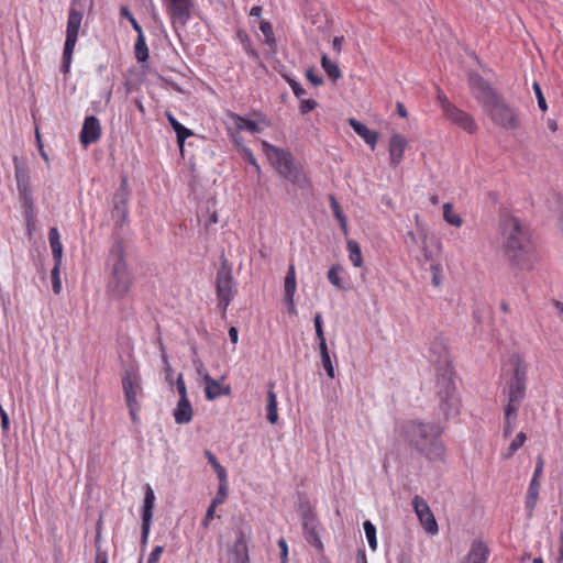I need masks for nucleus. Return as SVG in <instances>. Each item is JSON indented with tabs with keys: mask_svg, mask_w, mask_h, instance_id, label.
Returning <instances> with one entry per match:
<instances>
[{
	"mask_svg": "<svg viewBox=\"0 0 563 563\" xmlns=\"http://www.w3.org/2000/svg\"><path fill=\"white\" fill-rule=\"evenodd\" d=\"M430 362L437 371L435 394L439 406L445 418L459 413L460 400L456 395V387L453 379L454 372L443 338H435L430 344Z\"/></svg>",
	"mask_w": 563,
	"mask_h": 563,
	"instance_id": "f257e3e1",
	"label": "nucleus"
},
{
	"mask_svg": "<svg viewBox=\"0 0 563 563\" xmlns=\"http://www.w3.org/2000/svg\"><path fill=\"white\" fill-rule=\"evenodd\" d=\"M500 227L508 258L520 269H531L536 256L530 228L514 216L505 217Z\"/></svg>",
	"mask_w": 563,
	"mask_h": 563,
	"instance_id": "f03ea898",
	"label": "nucleus"
},
{
	"mask_svg": "<svg viewBox=\"0 0 563 563\" xmlns=\"http://www.w3.org/2000/svg\"><path fill=\"white\" fill-rule=\"evenodd\" d=\"M397 432L400 440L428 460H442L444 448L440 440L441 429L437 423L408 420L398 426Z\"/></svg>",
	"mask_w": 563,
	"mask_h": 563,
	"instance_id": "7ed1b4c3",
	"label": "nucleus"
},
{
	"mask_svg": "<svg viewBox=\"0 0 563 563\" xmlns=\"http://www.w3.org/2000/svg\"><path fill=\"white\" fill-rule=\"evenodd\" d=\"M106 271L107 295L115 300L124 298L134 284V274L128 264L126 249L121 239H117L109 249Z\"/></svg>",
	"mask_w": 563,
	"mask_h": 563,
	"instance_id": "20e7f679",
	"label": "nucleus"
},
{
	"mask_svg": "<svg viewBox=\"0 0 563 563\" xmlns=\"http://www.w3.org/2000/svg\"><path fill=\"white\" fill-rule=\"evenodd\" d=\"M262 150L271 164L278 173L290 183L305 187L306 176L295 166L292 156L289 152L262 141Z\"/></svg>",
	"mask_w": 563,
	"mask_h": 563,
	"instance_id": "39448f33",
	"label": "nucleus"
},
{
	"mask_svg": "<svg viewBox=\"0 0 563 563\" xmlns=\"http://www.w3.org/2000/svg\"><path fill=\"white\" fill-rule=\"evenodd\" d=\"M216 291L218 307L221 309L222 317H225L227 309L233 299L236 289L232 275V266L224 256L221 257L220 267L216 275Z\"/></svg>",
	"mask_w": 563,
	"mask_h": 563,
	"instance_id": "423d86ee",
	"label": "nucleus"
},
{
	"mask_svg": "<svg viewBox=\"0 0 563 563\" xmlns=\"http://www.w3.org/2000/svg\"><path fill=\"white\" fill-rule=\"evenodd\" d=\"M527 366L517 357L514 374L508 382V399L504 409H507V416L518 412L527 390Z\"/></svg>",
	"mask_w": 563,
	"mask_h": 563,
	"instance_id": "0eeeda50",
	"label": "nucleus"
},
{
	"mask_svg": "<svg viewBox=\"0 0 563 563\" xmlns=\"http://www.w3.org/2000/svg\"><path fill=\"white\" fill-rule=\"evenodd\" d=\"M485 113L494 124L505 130H517L521 126L517 109L511 107L503 96Z\"/></svg>",
	"mask_w": 563,
	"mask_h": 563,
	"instance_id": "6e6552de",
	"label": "nucleus"
},
{
	"mask_svg": "<svg viewBox=\"0 0 563 563\" xmlns=\"http://www.w3.org/2000/svg\"><path fill=\"white\" fill-rule=\"evenodd\" d=\"M82 20V13L74 8L69 10L68 13V20H67V27H66V40L64 44V51H63V63L60 70L64 74H67L69 71L73 52L78 38V33L80 29Z\"/></svg>",
	"mask_w": 563,
	"mask_h": 563,
	"instance_id": "1a4fd4ad",
	"label": "nucleus"
},
{
	"mask_svg": "<svg viewBox=\"0 0 563 563\" xmlns=\"http://www.w3.org/2000/svg\"><path fill=\"white\" fill-rule=\"evenodd\" d=\"M468 85L475 100L486 112L500 97L492 85L475 71L468 73Z\"/></svg>",
	"mask_w": 563,
	"mask_h": 563,
	"instance_id": "9d476101",
	"label": "nucleus"
},
{
	"mask_svg": "<svg viewBox=\"0 0 563 563\" xmlns=\"http://www.w3.org/2000/svg\"><path fill=\"white\" fill-rule=\"evenodd\" d=\"M169 18L173 30L178 33L184 29L192 16L195 9L194 0H162Z\"/></svg>",
	"mask_w": 563,
	"mask_h": 563,
	"instance_id": "9b49d317",
	"label": "nucleus"
},
{
	"mask_svg": "<svg viewBox=\"0 0 563 563\" xmlns=\"http://www.w3.org/2000/svg\"><path fill=\"white\" fill-rule=\"evenodd\" d=\"M302 530L306 541L313 547L317 551H323V543L320 538L322 530L317 515L312 511L309 505L302 506L301 510Z\"/></svg>",
	"mask_w": 563,
	"mask_h": 563,
	"instance_id": "f8f14e48",
	"label": "nucleus"
},
{
	"mask_svg": "<svg viewBox=\"0 0 563 563\" xmlns=\"http://www.w3.org/2000/svg\"><path fill=\"white\" fill-rule=\"evenodd\" d=\"M411 504L424 531L430 536H435L439 531V527L434 515L432 514L426 500L422 497L416 495L412 498Z\"/></svg>",
	"mask_w": 563,
	"mask_h": 563,
	"instance_id": "ddd939ff",
	"label": "nucleus"
},
{
	"mask_svg": "<svg viewBox=\"0 0 563 563\" xmlns=\"http://www.w3.org/2000/svg\"><path fill=\"white\" fill-rule=\"evenodd\" d=\"M122 388L126 404L139 402V397L142 395L140 375L132 369H126L122 377Z\"/></svg>",
	"mask_w": 563,
	"mask_h": 563,
	"instance_id": "4468645a",
	"label": "nucleus"
},
{
	"mask_svg": "<svg viewBox=\"0 0 563 563\" xmlns=\"http://www.w3.org/2000/svg\"><path fill=\"white\" fill-rule=\"evenodd\" d=\"M101 137V124L97 117L88 115L85 118L79 140L82 146L97 143Z\"/></svg>",
	"mask_w": 563,
	"mask_h": 563,
	"instance_id": "2eb2a0df",
	"label": "nucleus"
},
{
	"mask_svg": "<svg viewBox=\"0 0 563 563\" xmlns=\"http://www.w3.org/2000/svg\"><path fill=\"white\" fill-rule=\"evenodd\" d=\"M408 145V141L405 136L394 133L389 140V157H390V164L394 167H397L400 162L402 161V156L405 153V150Z\"/></svg>",
	"mask_w": 563,
	"mask_h": 563,
	"instance_id": "dca6fc26",
	"label": "nucleus"
},
{
	"mask_svg": "<svg viewBox=\"0 0 563 563\" xmlns=\"http://www.w3.org/2000/svg\"><path fill=\"white\" fill-rule=\"evenodd\" d=\"M444 115L448 120L457 124L460 128L467 131L468 133H474L477 129V125L473 118L463 110L457 109L455 106Z\"/></svg>",
	"mask_w": 563,
	"mask_h": 563,
	"instance_id": "f3484780",
	"label": "nucleus"
},
{
	"mask_svg": "<svg viewBox=\"0 0 563 563\" xmlns=\"http://www.w3.org/2000/svg\"><path fill=\"white\" fill-rule=\"evenodd\" d=\"M203 382L206 384V398L208 400H214L221 396L231 394L230 385L223 386L218 380L213 379L208 373L203 375Z\"/></svg>",
	"mask_w": 563,
	"mask_h": 563,
	"instance_id": "a211bd4d",
	"label": "nucleus"
},
{
	"mask_svg": "<svg viewBox=\"0 0 563 563\" xmlns=\"http://www.w3.org/2000/svg\"><path fill=\"white\" fill-rule=\"evenodd\" d=\"M126 179L122 180L121 188L118 190L113 197L114 208L112 211V217L118 220H124L126 217V205H128V192L125 191Z\"/></svg>",
	"mask_w": 563,
	"mask_h": 563,
	"instance_id": "6ab92c4d",
	"label": "nucleus"
},
{
	"mask_svg": "<svg viewBox=\"0 0 563 563\" xmlns=\"http://www.w3.org/2000/svg\"><path fill=\"white\" fill-rule=\"evenodd\" d=\"M349 124L353 129V131L361 136L366 144L371 146L372 150L375 148L377 140H378V133L369 130L365 124L360 122L358 120L351 118L349 119Z\"/></svg>",
	"mask_w": 563,
	"mask_h": 563,
	"instance_id": "aec40b11",
	"label": "nucleus"
},
{
	"mask_svg": "<svg viewBox=\"0 0 563 563\" xmlns=\"http://www.w3.org/2000/svg\"><path fill=\"white\" fill-rule=\"evenodd\" d=\"M426 241H427V235L423 230H421L417 233L413 231H408L407 234L405 235V244H406L407 249L409 250V252H413L416 250V247L421 245L426 261H430L431 255L427 251Z\"/></svg>",
	"mask_w": 563,
	"mask_h": 563,
	"instance_id": "412c9836",
	"label": "nucleus"
},
{
	"mask_svg": "<svg viewBox=\"0 0 563 563\" xmlns=\"http://www.w3.org/2000/svg\"><path fill=\"white\" fill-rule=\"evenodd\" d=\"M192 407L189 399H179L174 410V419L178 424H187L192 419Z\"/></svg>",
	"mask_w": 563,
	"mask_h": 563,
	"instance_id": "4be33fe9",
	"label": "nucleus"
},
{
	"mask_svg": "<svg viewBox=\"0 0 563 563\" xmlns=\"http://www.w3.org/2000/svg\"><path fill=\"white\" fill-rule=\"evenodd\" d=\"M13 165H14V177L16 180V188H29L30 186V176L29 170L24 162L19 156H13Z\"/></svg>",
	"mask_w": 563,
	"mask_h": 563,
	"instance_id": "5701e85b",
	"label": "nucleus"
},
{
	"mask_svg": "<svg viewBox=\"0 0 563 563\" xmlns=\"http://www.w3.org/2000/svg\"><path fill=\"white\" fill-rule=\"evenodd\" d=\"M236 539L233 544V554L234 561L236 560H247L249 558V549L246 542V531L243 528H239L236 531Z\"/></svg>",
	"mask_w": 563,
	"mask_h": 563,
	"instance_id": "b1692460",
	"label": "nucleus"
},
{
	"mask_svg": "<svg viewBox=\"0 0 563 563\" xmlns=\"http://www.w3.org/2000/svg\"><path fill=\"white\" fill-rule=\"evenodd\" d=\"M20 202L24 209V216L30 223L34 219V200L31 187L18 189Z\"/></svg>",
	"mask_w": 563,
	"mask_h": 563,
	"instance_id": "393cba45",
	"label": "nucleus"
},
{
	"mask_svg": "<svg viewBox=\"0 0 563 563\" xmlns=\"http://www.w3.org/2000/svg\"><path fill=\"white\" fill-rule=\"evenodd\" d=\"M286 301L294 308V296L297 288L296 272L294 264L288 266L284 282Z\"/></svg>",
	"mask_w": 563,
	"mask_h": 563,
	"instance_id": "a878e982",
	"label": "nucleus"
},
{
	"mask_svg": "<svg viewBox=\"0 0 563 563\" xmlns=\"http://www.w3.org/2000/svg\"><path fill=\"white\" fill-rule=\"evenodd\" d=\"M48 241L55 264L62 265L63 245L57 228L53 227L48 231Z\"/></svg>",
	"mask_w": 563,
	"mask_h": 563,
	"instance_id": "bb28decb",
	"label": "nucleus"
},
{
	"mask_svg": "<svg viewBox=\"0 0 563 563\" xmlns=\"http://www.w3.org/2000/svg\"><path fill=\"white\" fill-rule=\"evenodd\" d=\"M155 507V494L152 487L147 484L145 486L144 501L142 508V521L152 522L153 510Z\"/></svg>",
	"mask_w": 563,
	"mask_h": 563,
	"instance_id": "cd10ccee",
	"label": "nucleus"
},
{
	"mask_svg": "<svg viewBox=\"0 0 563 563\" xmlns=\"http://www.w3.org/2000/svg\"><path fill=\"white\" fill-rule=\"evenodd\" d=\"M488 553L487 547L482 541H475L467 555V563H486Z\"/></svg>",
	"mask_w": 563,
	"mask_h": 563,
	"instance_id": "c85d7f7f",
	"label": "nucleus"
},
{
	"mask_svg": "<svg viewBox=\"0 0 563 563\" xmlns=\"http://www.w3.org/2000/svg\"><path fill=\"white\" fill-rule=\"evenodd\" d=\"M274 384L269 383L267 390V406H266V418L272 423L275 424L278 420L277 412V395L274 391Z\"/></svg>",
	"mask_w": 563,
	"mask_h": 563,
	"instance_id": "c756f323",
	"label": "nucleus"
},
{
	"mask_svg": "<svg viewBox=\"0 0 563 563\" xmlns=\"http://www.w3.org/2000/svg\"><path fill=\"white\" fill-rule=\"evenodd\" d=\"M167 119L176 133L179 147H183L186 139L194 135L192 131L179 123L177 119L170 113H167Z\"/></svg>",
	"mask_w": 563,
	"mask_h": 563,
	"instance_id": "7c9ffc66",
	"label": "nucleus"
},
{
	"mask_svg": "<svg viewBox=\"0 0 563 563\" xmlns=\"http://www.w3.org/2000/svg\"><path fill=\"white\" fill-rule=\"evenodd\" d=\"M539 490H540V479L531 478L529 487H528V492H527V497H526V508L529 511V516L532 515V511L537 505Z\"/></svg>",
	"mask_w": 563,
	"mask_h": 563,
	"instance_id": "2f4dec72",
	"label": "nucleus"
},
{
	"mask_svg": "<svg viewBox=\"0 0 563 563\" xmlns=\"http://www.w3.org/2000/svg\"><path fill=\"white\" fill-rule=\"evenodd\" d=\"M134 54L139 63H145L148 59L150 52L143 31L137 32V38L134 44Z\"/></svg>",
	"mask_w": 563,
	"mask_h": 563,
	"instance_id": "473e14b6",
	"label": "nucleus"
},
{
	"mask_svg": "<svg viewBox=\"0 0 563 563\" xmlns=\"http://www.w3.org/2000/svg\"><path fill=\"white\" fill-rule=\"evenodd\" d=\"M346 246L350 261L355 267H360L363 264V256L360 244L354 240H347Z\"/></svg>",
	"mask_w": 563,
	"mask_h": 563,
	"instance_id": "72a5a7b5",
	"label": "nucleus"
},
{
	"mask_svg": "<svg viewBox=\"0 0 563 563\" xmlns=\"http://www.w3.org/2000/svg\"><path fill=\"white\" fill-rule=\"evenodd\" d=\"M321 66L332 80H336L341 77V70L339 66L336 63L330 60L325 54H323L321 57Z\"/></svg>",
	"mask_w": 563,
	"mask_h": 563,
	"instance_id": "f704fd0d",
	"label": "nucleus"
},
{
	"mask_svg": "<svg viewBox=\"0 0 563 563\" xmlns=\"http://www.w3.org/2000/svg\"><path fill=\"white\" fill-rule=\"evenodd\" d=\"M343 271V267L341 265H333L327 274L328 280L331 285L336 287L338 289L342 290L344 289V285L342 283V279L340 277V273Z\"/></svg>",
	"mask_w": 563,
	"mask_h": 563,
	"instance_id": "c9c22d12",
	"label": "nucleus"
},
{
	"mask_svg": "<svg viewBox=\"0 0 563 563\" xmlns=\"http://www.w3.org/2000/svg\"><path fill=\"white\" fill-rule=\"evenodd\" d=\"M527 435L523 432H519L516 438L511 441L509 448L503 453L504 459H510L526 442Z\"/></svg>",
	"mask_w": 563,
	"mask_h": 563,
	"instance_id": "e433bc0d",
	"label": "nucleus"
},
{
	"mask_svg": "<svg viewBox=\"0 0 563 563\" xmlns=\"http://www.w3.org/2000/svg\"><path fill=\"white\" fill-rule=\"evenodd\" d=\"M443 218L451 225L461 227L462 224L461 217L453 211L450 202L443 205Z\"/></svg>",
	"mask_w": 563,
	"mask_h": 563,
	"instance_id": "4c0bfd02",
	"label": "nucleus"
},
{
	"mask_svg": "<svg viewBox=\"0 0 563 563\" xmlns=\"http://www.w3.org/2000/svg\"><path fill=\"white\" fill-rule=\"evenodd\" d=\"M364 532L368 541L369 548L375 551L377 549V538H376V527L369 521L366 520L363 523Z\"/></svg>",
	"mask_w": 563,
	"mask_h": 563,
	"instance_id": "58836bf2",
	"label": "nucleus"
},
{
	"mask_svg": "<svg viewBox=\"0 0 563 563\" xmlns=\"http://www.w3.org/2000/svg\"><path fill=\"white\" fill-rule=\"evenodd\" d=\"M319 350H320V354H321V362H322V365H323L328 376L330 378H334L335 377L334 367H333V364H332V361H331V357H330V354L328 351V346H322Z\"/></svg>",
	"mask_w": 563,
	"mask_h": 563,
	"instance_id": "ea45409f",
	"label": "nucleus"
},
{
	"mask_svg": "<svg viewBox=\"0 0 563 563\" xmlns=\"http://www.w3.org/2000/svg\"><path fill=\"white\" fill-rule=\"evenodd\" d=\"M235 123H236L238 129H240V130L247 131L252 134H256L260 132V128L255 121H252V120H249V119L238 115Z\"/></svg>",
	"mask_w": 563,
	"mask_h": 563,
	"instance_id": "a19ab883",
	"label": "nucleus"
},
{
	"mask_svg": "<svg viewBox=\"0 0 563 563\" xmlns=\"http://www.w3.org/2000/svg\"><path fill=\"white\" fill-rule=\"evenodd\" d=\"M518 412H512L511 415L507 416V409H505V422H504V437L509 438L516 427V419H517Z\"/></svg>",
	"mask_w": 563,
	"mask_h": 563,
	"instance_id": "79ce46f5",
	"label": "nucleus"
},
{
	"mask_svg": "<svg viewBox=\"0 0 563 563\" xmlns=\"http://www.w3.org/2000/svg\"><path fill=\"white\" fill-rule=\"evenodd\" d=\"M331 208H332V211H333L335 218L339 220L342 230L346 233V231H347L346 218L343 214L341 207L339 206V203L334 197H331Z\"/></svg>",
	"mask_w": 563,
	"mask_h": 563,
	"instance_id": "37998d69",
	"label": "nucleus"
},
{
	"mask_svg": "<svg viewBox=\"0 0 563 563\" xmlns=\"http://www.w3.org/2000/svg\"><path fill=\"white\" fill-rule=\"evenodd\" d=\"M282 77L289 84V86L291 87V90L294 92V95L298 98V99H301L305 95H306V90L300 86V84L298 81H296L292 77H290L289 75L287 74H282Z\"/></svg>",
	"mask_w": 563,
	"mask_h": 563,
	"instance_id": "c03bdc74",
	"label": "nucleus"
},
{
	"mask_svg": "<svg viewBox=\"0 0 563 563\" xmlns=\"http://www.w3.org/2000/svg\"><path fill=\"white\" fill-rule=\"evenodd\" d=\"M60 265L55 264L51 272L52 288L54 294L58 295L62 291V282L59 277Z\"/></svg>",
	"mask_w": 563,
	"mask_h": 563,
	"instance_id": "a18cd8bd",
	"label": "nucleus"
},
{
	"mask_svg": "<svg viewBox=\"0 0 563 563\" xmlns=\"http://www.w3.org/2000/svg\"><path fill=\"white\" fill-rule=\"evenodd\" d=\"M260 30L265 35V42L268 45H274L275 44V37H274V32H273L272 24L269 22H267V21H261L260 22Z\"/></svg>",
	"mask_w": 563,
	"mask_h": 563,
	"instance_id": "49530a36",
	"label": "nucleus"
},
{
	"mask_svg": "<svg viewBox=\"0 0 563 563\" xmlns=\"http://www.w3.org/2000/svg\"><path fill=\"white\" fill-rule=\"evenodd\" d=\"M120 14H121V16H123V18L129 20V22L131 23L133 30L136 31V33L140 32V31H143L142 26L135 20V18L133 16V14L131 13V11H130V9L128 7L122 5L121 9H120Z\"/></svg>",
	"mask_w": 563,
	"mask_h": 563,
	"instance_id": "de8ad7c7",
	"label": "nucleus"
},
{
	"mask_svg": "<svg viewBox=\"0 0 563 563\" xmlns=\"http://www.w3.org/2000/svg\"><path fill=\"white\" fill-rule=\"evenodd\" d=\"M227 496H228V486L219 485L218 493L211 503L213 504V506H220L225 501Z\"/></svg>",
	"mask_w": 563,
	"mask_h": 563,
	"instance_id": "09e8293b",
	"label": "nucleus"
},
{
	"mask_svg": "<svg viewBox=\"0 0 563 563\" xmlns=\"http://www.w3.org/2000/svg\"><path fill=\"white\" fill-rule=\"evenodd\" d=\"M437 99L444 114L454 107V104L450 102L448 97L441 90H439Z\"/></svg>",
	"mask_w": 563,
	"mask_h": 563,
	"instance_id": "8fccbe9b",
	"label": "nucleus"
},
{
	"mask_svg": "<svg viewBox=\"0 0 563 563\" xmlns=\"http://www.w3.org/2000/svg\"><path fill=\"white\" fill-rule=\"evenodd\" d=\"M533 90H534V93H536V97H537V100H538L539 108L542 111H545L548 109V106H547L545 98H544V96L542 93V90H541L539 84H537V82L533 84Z\"/></svg>",
	"mask_w": 563,
	"mask_h": 563,
	"instance_id": "3c124183",
	"label": "nucleus"
},
{
	"mask_svg": "<svg viewBox=\"0 0 563 563\" xmlns=\"http://www.w3.org/2000/svg\"><path fill=\"white\" fill-rule=\"evenodd\" d=\"M301 102H300V112L302 114H307L309 113L310 111H312L316 107H317V101L313 100V99H300Z\"/></svg>",
	"mask_w": 563,
	"mask_h": 563,
	"instance_id": "603ef678",
	"label": "nucleus"
},
{
	"mask_svg": "<svg viewBox=\"0 0 563 563\" xmlns=\"http://www.w3.org/2000/svg\"><path fill=\"white\" fill-rule=\"evenodd\" d=\"M151 523L148 521H142V532H141V545L144 549L147 545Z\"/></svg>",
	"mask_w": 563,
	"mask_h": 563,
	"instance_id": "864d4df0",
	"label": "nucleus"
},
{
	"mask_svg": "<svg viewBox=\"0 0 563 563\" xmlns=\"http://www.w3.org/2000/svg\"><path fill=\"white\" fill-rule=\"evenodd\" d=\"M176 387H177V391L179 394V399H188L187 388H186V384L183 378V374L178 375L177 380H176Z\"/></svg>",
	"mask_w": 563,
	"mask_h": 563,
	"instance_id": "5fc2aeb1",
	"label": "nucleus"
},
{
	"mask_svg": "<svg viewBox=\"0 0 563 563\" xmlns=\"http://www.w3.org/2000/svg\"><path fill=\"white\" fill-rule=\"evenodd\" d=\"M164 552V547L156 545L148 555L147 563H159V559L162 553Z\"/></svg>",
	"mask_w": 563,
	"mask_h": 563,
	"instance_id": "6e6d98bb",
	"label": "nucleus"
},
{
	"mask_svg": "<svg viewBox=\"0 0 563 563\" xmlns=\"http://www.w3.org/2000/svg\"><path fill=\"white\" fill-rule=\"evenodd\" d=\"M543 467H544L543 457L541 455H538L532 478L540 479L543 474Z\"/></svg>",
	"mask_w": 563,
	"mask_h": 563,
	"instance_id": "4d7b16f0",
	"label": "nucleus"
},
{
	"mask_svg": "<svg viewBox=\"0 0 563 563\" xmlns=\"http://www.w3.org/2000/svg\"><path fill=\"white\" fill-rule=\"evenodd\" d=\"M306 77L313 86H320L323 82L322 77L316 75L312 68L307 69Z\"/></svg>",
	"mask_w": 563,
	"mask_h": 563,
	"instance_id": "13d9d810",
	"label": "nucleus"
},
{
	"mask_svg": "<svg viewBox=\"0 0 563 563\" xmlns=\"http://www.w3.org/2000/svg\"><path fill=\"white\" fill-rule=\"evenodd\" d=\"M440 264L439 263H432L431 264V271H432V284L437 287H439L441 285V279H440Z\"/></svg>",
	"mask_w": 563,
	"mask_h": 563,
	"instance_id": "bf43d9fd",
	"label": "nucleus"
},
{
	"mask_svg": "<svg viewBox=\"0 0 563 563\" xmlns=\"http://www.w3.org/2000/svg\"><path fill=\"white\" fill-rule=\"evenodd\" d=\"M214 472L219 478V485L228 486V475L225 468L222 465H219L214 468Z\"/></svg>",
	"mask_w": 563,
	"mask_h": 563,
	"instance_id": "052dcab7",
	"label": "nucleus"
},
{
	"mask_svg": "<svg viewBox=\"0 0 563 563\" xmlns=\"http://www.w3.org/2000/svg\"><path fill=\"white\" fill-rule=\"evenodd\" d=\"M217 507H218V506H213V504H212V503L209 505V507H208V509H207V512H206V516H205V518H203V520H202V525H203L205 527H208V526H209V523H210V521L214 518V514H216V508H217Z\"/></svg>",
	"mask_w": 563,
	"mask_h": 563,
	"instance_id": "680f3d73",
	"label": "nucleus"
},
{
	"mask_svg": "<svg viewBox=\"0 0 563 563\" xmlns=\"http://www.w3.org/2000/svg\"><path fill=\"white\" fill-rule=\"evenodd\" d=\"M126 406L129 408V413L131 416L132 421L136 422L139 420L137 411L141 408L140 402H134L133 405L132 404H126Z\"/></svg>",
	"mask_w": 563,
	"mask_h": 563,
	"instance_id": "e2e57ef3",
	"label": "nucleus"
},
{
	"mask_svg": "<svg viewBox=\"0 0 563 563\" xmlns=\"http://www.w3.org/2000/svg\"><path fill=\"white\" fill-rule=\"evenodd\" d=\"M278 547L280 548L282 562H286L287 563L288 545H287L286 540L282 538L278 541Z\"/></svg>",
	"mask_w": 563,
	"mask_h": 563,
	"instance_id": "0e129e2a",
	"label": "nucleus"
},
{
	"mask_svg": "<svg viewBox=\"0 0 563 563\" xmlns=\"http://www.w3.org/2000/svg\"><path fill=\"white\" fill-rule=\"evenodd\" d=\"M244 157L257 172H260V165L250 150L244 151Z\"/></svg>",
	"mask_w": 563,
	"mask_h": 563,
	"instance_id": "69168bd1",
	"label": "nucleus"
},
{
	"mask_svg": "<svg viewBox=\"0 0 563 563\" xmlns=\"http://www.w3.org/2000/svg\"><path fill=\"white\" fill-rule=\"evenodd\" d=\"M206 456H207L208 462L210 463V465L213 467V470L216 467H218L219 465H221L219 463V461L217 460V457L209 450L206 451Z\"/></svg>",
	"mask_w": 563,
	"mask_h": 563,
	"instance_id": "338daca9",
	"label": "nucleus"
},
{
	"mask_svg": "<svg viewBox=\"0 0 563 563\" xmlns=\"http://www.w3.org/2000/svg\"><path fill=\"white\" fill-rule=\"evenodd\" d=\"M344 41L343 36H335L332 42V46L335 52L340 53L342 49V43Z\"/></svg>",
	"mask_w": 563,
	"mask_h": 563,
	"instance_id": "774afa93",
	"label": "nucleus"
}]
</instances>
